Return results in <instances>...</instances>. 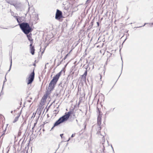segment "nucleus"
Wrapping results in <instances>:
<instances>
[{
	"instance_id": "nucleus-4",
	"label": "nucleus",
	"mask_w": 153,
	"mask_h": 153,
	"mask_svg": "<svg viewBox=\"0 0 153 153\" xmlns=\"http://www.w3.org/2000/svg\"><path fill=\"white\" fill-rule=\"evenodd\" d=\"M34 75L35 73L34 71H33L30 74L28 77V82H27L28 84H30L32 83L34 79Z\"/></svg>"
},
{
	"instance_id": "nucleus-25",
	"label": "nucleus",
	"mask_w": 153,
	"mask_h": 153,
	"mask_svg": "<svg viewBox=\"0 0 153 153\" xmlns=\"http://www.w3.org/2000/svg\"><path fill=\"white\" fill-rule=\"evenodd\" d=\"M70 138H69V139L68 140H67V141H68L70 140Z\"/></svg>"
},
{
	"instance_id": "nucleus-27",
	"label": "nucleus",
	"mask_w": 153,
	"mask_h": 153,
	"mask_svg": "<svg viewBox=\"0 0 153 153\" xmlns=\"http://www.w3.org/2000/svg\"><path fill=\"white\" fill-rule=\"evenodd\" d=\"M13 112V111H11V113L12 114Z\"/></svg>"
},
{
	"instance_id": "nucleus-31",
	"label": "nucleus",
	"mask_w": 153,
	"mask_h": 153,
	"mask_svg": "<svg viewBox=\"0 0 153 153\" xmlns=\"http://www.w3.org/2000/svg\"><path fill=\"white\" fill-rule=\"evenodd\" d=\"M100 76H101L100 79H101V75H100Z\"/></svg>"
},
{
	"instance_id": "nucleus-24",
	"label": "nucleus",
	"mask_w": 153,
	"mask_h": 153,
	"mask_svg": "<svg viewBox=\"0 0 153 153\" xmlns=\"http://www.w3.org/2000/svg\"><path fill=\"white\" fill-rule=\"evenodd\" d=\"M97 25L98 26H99V23L98 22H97Z\"/></svg>"
},
{
	"instance_id": "nucleus-7",
	"label": "nucleus",
	"mask_w": 153,
	"mask_h": 153,
	"mask_svg": "<svg viewBox=\"0 0 153 153\" xmlns=\"http://www.w3.org/2000/svg\"><path fill=\"white\" fill-rule=\"evenodd\" d=\"M13 5L17 9H19L21 7L22 4L20 3H16L13 4Z\"/></svg>"
},
{
	"instance_id": "nucleus-14",
	"label": "nucleus",
	"mask_w": 153,
	"mask_h": 153,
	"mask_svg": "<svg viewBox=\"0 0 153 153\" xmlns=\"http://www.w3.org/2000/svg\"><path fill=\"white\" fill-rule=\"evenodd\" d=\"M86 76H85L84 74L82 75V79L85 80L86 79Z\"/></svg>"
},
{
	"instance_id": "nucleus-18",
	"label": "nucleus",
	"mask_w": 153,
	"mask_h": 153,
	"mask_svg": "<svg viewBox=\"0 0 153 153\" xmlns=\"http://www.w3.org/2000/svg\"><path fill=\"white\" fill-rule=\"evenodd\" d=\"M146 24V23H145L144 24V25H143V26H140V27H137V28H139V27H143Z\"/></svg>"
},
{
	"instance_id": "nucleus-34",
	"label": "nucleus",
	"mask_w": 153,
	"mask_h": 153,
	"mask_svg": "<svg viewBox=\"0 0 153 153\" xmlns=\"http://www.w3.org/2000/svg\"><path fill=\"white\" fill-rule=\"evenodd\" d=\"M33 128H34V127H33L32 128V129H33Z\"/></svg>"
},
{
	"instance_id": "nucleus-13",
	"label": "nucleus",
	"mask_w": 153,
	"mask_h": 153,
	"mask_svg": "<svg viewBox=\"0 0 153 153\" xmlns=\"http://www.w3.org/2000/svg\"><path fill=\"white\" fill-rule=\"evenodd\" d=\"M12 59H11V62H10V68L9 70L8 71V72L9 71L11 68V65H12Z\"/></svg>"
},
{
	"instance_id": "nucleus-10",
	"label": "nucleus",
	"mask_w": 153,
	"mask_h": 153,
	"mask_svg": "<svg viewBox=\"0 0 153 153\" xmlns=\"http://www.w3.org/2000/svg\"><path fill=\"white\" fill-rule=\"evenodd\" d=\"M19 116L16 117L15 118V119L14 120V121H13V123H15L18 120V118H19Z\"/></svg>"
},
{
	"instance_id": "nucleus-20",
	"label": "nucleus",
	"mask_w": 153,
	"mask_h": 153,
	"mask_svg": "<svg viewBox=\"0 0 153 153\" xmlns=\"http://www.w3.org/2000/svg\"><path fill=\"white\" fill-rule=\"evenodd\" d=\"M13 17H14L15 18L16 20H17V18H18V17L17 16H13Z\"/></svg>"
},
{
	"instance_id": "nucleus-22",
	"label": "nucleus",
	"mask_w": 153,
	"mask_h": 153,
	"mask_svg": "<svg viewBox=\"0 0 153 153\" xmlns=\"http://www.w3.org/2000/svg\"><path fill=\"white\" fill-rule=\"evenodd\" d=\"M109 113V111H107L106 112V114H108Z\"/></svg>"
},
{
	"instance_id": "nucleus-5",
	"label": "nucleus",
	"mask_w": 153,
	"mask_h": 153,
	"mask_svg": "<svg viewBox=\"0 0 153 153\" xmlns=\"http://www.w3.org/2000/svg\"><path fill=\"white\" fill-rule=\"evenodd\" d=\"M62 17V12L59 10H57L55 16L56 19L59 20Z\"/></svg>"
},
{
	"instance_id": "nucleus-28",
	"label": "nucleus",
	"mask_w": 153,
	"mask_h": 153,
	"mask_svg": "<svg viewBox=\"0 0 153 153\" xmlns=\"http://www.w3.org/2000/svg\"><path fill=\"white\" fill-rule=\"evenodd\" d=\"M114 108L112 110V111H113L114 110Z\"/></svg>"
},
{
	"instance_id": "nucleus-15",
	"label": "nucleus",
	"mask_w": 153,
	"mask_h": 153,
	"mask_svg": "<svg viewBox=\"0 0 153 153\" xmlns=\"http://www.w3.org/2000/svg\"><path fill=\"white\" fill-rule=\"evenodd\" d=\"M87 69H86V70L85 71V72H84V73L83 74L85 76H86V75H87Z\"/></svg>"
},
{
	"instance_id": "nucleus-12",
	"label": "nucleus",
	"mask_w": 153,
	"mask_h": 153,
	"mask_svg": "<svg viewBox=\"0 0 153 153\" xmlns=\"http://www.w3.org/2000/svg\"><path fill=\"white\" fill-rule=\"evenodd\" d=\"M58 107L57 108L56 110H55L53 112H54V114H56L58 113L59 112V111L58 110Z\"/></svg>"
},
{
	"instance_id": "nucleus-21",
	"label": "nucleus",
	"mask_w": 153,
	"mask_h": 153,
	"mask_svg": "<svg viewBox=\"0 0 153 153\" xmlns=\"http://www.w3.org/2000/svg\"><path fill=\"white\" fill-rule=\"evenodd\" d=\"M63 134H60V136L61 137V138H62V136H63Z\"/></svg>"
},
{
	"instance_id": "nucleus-9",
	"label": "nucleus",
	"mask_w": 153,
	"mask_h": 153,
	"mask_svg": "<svg viewBox=\"0 0 153 153\" xmlns=\"http://www.w3.org/2000/svg\"><path fill=\"white\" fill-rule=\"evenodd\" d=\"M30 53L32 54L33 55L34 53L35 49L34 47L30 48Z\"/></svg>"
},
{
	"instance_id": "nucleus-17",
	"label": "nucleus",
	"mask_w": 153,
	"mask_h": 153,
	"mask_svg": "<svg viewBox=\"0 0 153 153\" xmlns=\"http://www.w3.org/2000/svg\"><path fill=\"white\" fill-rule=\"evenodd\" d=\"M7 74V73L6 74V75ZM6 75H5L6 76ZM7 81V80H6V76H5V80H4V83L6 82Z\"/></svg>"
},
{
	"instance_id": "nucleus-3",
	"label": "nucleus",
	"mask_w": 153,
	"mask_h": 153,
	"mask_svg": "<svg viewBox=\"0 0 153 153\" xmlns=\"http://www.w3.org/2000/svg\"><path fill=\"white\" fill-rule=\"evenodd\" d=\"M62 71L56 74L51 81L48 86V89L50 91L52 90L54 88L55 86L61 75Z\"/></svg>"
},
{
	"instance_id": "nucleus-8",
	"label": "nucleus",
	"mask_w": 153,
	"mask_h": 153,
	"mask_svg": "<svg viewBox=\"0 0 153 153\" xmlns=\"http://www.w3.org/2000/svg\"><path fill=\"white\" fill-rule=\"evenodd\" d=\"M27 37L28 38V40L30 42H32L33 41V39H32L31 36L32 35L31 33H30L29 34H27Z\"/></svg>"
},
{
	"instance_id": "nucleus-33",
	"label": "nucleus",
	"mask_w": 153,
	"mask_h": 153,
	"mask_svg": "<svg viewBox=\"0 0 153 153\" xmlns=\"http://www.w3.org/2000/svg\"><path fill=\"white\" fill-rule=\"evenodd\" d=\"M29 10L30 7H29Z\"/></svg>"
},
{
	"instance_id": "nucleus-32",
	"label": "nucleus",
	"mask_w": 153,
	"mask_h": 153,
	"mask_svg": "<svg viewBox=\"0 0 153 153\" xmlns=\"http://www.w3.org/2000/svg\"><path fill=\"white\" fill-rule=\"evenodd\" d=\"M76 121H77V120H76Z\"/></svg>"
},
{
	"instance_id": "nucleus-2",
	"label": "nucleus",
	"mask_w": 153,
	"mask_h": 153,
	"mask_svg": "<svg viewBox=\"0 0 153 153\" xmlns=\"http://www.w3.org/2000/svg\"><path fill=\"white\" fill-rule=\"evenodd\" d=\"M19 25L22 31L26 34H28L32 31L31 28L27 23L23 22L20 24H19Z\"/></svg>"
},
{
	"instance_id": "nucleus-29",
	"label": "nucleus",
	"mask_w": 153,
	"mask_h": 153,
	"mask_svg": "<svg viewBox=\"0 0 153 153\" xmlns=\"http://www.w3.org/2000/svg\"><path fill=\"white\" fill-rule=\"evenodd\" d=\"M89 0H87V2L88 1H89Z\"/></svg>"
},
{
	"instance_id": "nucleus-26",
	"label": "nucleus",
	"mask_w": 153,
	"mask_h": 153,
	"mask_svg": "<svg viewBox=\"0 0 153 153\" xmlns=\"http://www.w3.org/2000/svg\"><path fill=\"white\" fill-rule=\"evenodd\" d=\"M123 67V62H122V70Z\"/></svg>"
},
{
	"instance_id": "nucleus-6",
	"label": "nucleus",
	"mask_w": 153,
	"mask_h": 153,
	"mask_svg": "<svg viewBox=\"0 0 153 153\" xmlns=\"http://www.w3.org/2000/svg\"><path fill=\"white\" fill-rule=\"evenodd\" d=\"M97 124L98 127H99L98 130H100L101 129L100 125L101 124V118L100 117L98 116L97 118Z\"/></svg>"
},
{
	"instance_id": "nucleus-19",
	"label": "nucleus",
	"mask_w": 153,
	"mask_h": 153,
	"mask_svg": "<svg viewBox=\"0 0 153 153\" xmlns=\"http://www.w3.org/2000/svg\"><path fill=\"white\" fill-rule=\"evenodd\" d=\"M75 134H73L71 136V137H74V136H75Z\"/></svg>"
},
{
	"instance_id": "nucleus-16",
	"label": "nucleus",
	"mask_w": 153,
	"mask_h": 153,
	"mask_svg": "<svg viewBox=\"0 0 153 153\" xmlns=\"http://www.w3.org/2000/svg\"><path fill=\"white\" fill-rule=\"evenodd\" d=\"M30 42L31 43L30 44V48L33 47L32 46V44L33 43V42Z\"/></svg>"
},
{
	"instance_id": "nucleus-23",
	"label": "nucleus",
	"mask_w": 153,
	"mask_h": 153,
	"mask_svg": "<svg viewBox=\"0 0 153 153\" xmlns=\"http://www.w3.org/2000/svg\"><path fill=\"white\" fill-rule=\"evenodd\" d=\"M21 133V132L19 131V133H18L19 135Z\"/></svg>"
},
{
	"instance_id": "nucleus-11",
	"label": "nucleus",
	"mask_w": 153,
	"mask_h": 153,
	"mask_svg": "<svg viewBox=\"0 0 153 153\" xmlns=\"http://www.w3.org/2000/svg\"><path fill=\"white\" fill-rule=\"evenodd\" d=\"M21 18L20 17H19L18 18H17L16 20L18 23H19L21 22Z\"/></svg>"
},
{
	"instance_id": "nucleus-35",
	"label": "nucleus",
	"mask_w": 153,
	"mask_h": 153,
	"mask_svg": "<svg viewBox=\"0 0 153 153\" xmlns=\"http://www.w3.org/2000/svg\"><path fill=\"white\" fill-rule=\"evenodd\" d=\"M111 147H112V148H113L112 146H111Z\"/></svg>"
},
{
	"instance_id": "nucleus-30",
	"label": "nucleus",
	"mask_w": 153,
	"mask_h": 153,
	"mask_svg": "<svg viewBox=\"0 0 153 153\" xmlns=\"http://www.w3.org/2000/svg\"><path fill=\"white\" fill-rule=\"evenodd\" d=\"M152 25H153V23H152Z\"/></svg>"
},
{
	"instance_id": "nucleus-1",
	"label": "nucleus",
	"mask_w": 153,
	"mask_h": 153,
	"mask_svg": "<svg viewBox=\"0 0 153 153\" xmlns=\"http://www.w3.org/2000/svg\"><path fill=\"white\" fill-rule=\"evenodd\" d=\"M72 113V112L69 111L67 113H66L65 114L60 117L56 122L54 123L53 127L52 128V129L54 127L58 126L59 124L66 121L68 119L70 115Z\"/></svg>"
}]
</instances>
